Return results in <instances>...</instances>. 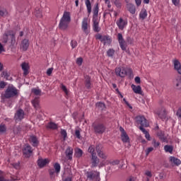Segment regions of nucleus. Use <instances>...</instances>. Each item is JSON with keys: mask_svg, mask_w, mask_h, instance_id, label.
Here are the masks:
<instances>
[{"mask_svg": "<svg viewBox=\"0 0 181 181\" xmlns=\"http://www.w3.org/2000/svg\"><path fill=\"white\" fill-rule=\"evenodd\" d=\"M71 21V18L70 17V13L64 11V14L59 21V28L62 30H66L69 28V24Z\"/></svg>", "mask_w": 181, "mask_h": 181, "instance_id": "f257e3e1", "label": "nucleus"}, {"mask_svg": "<svg viewBox=\"0 0 181 181\" xmlns=\"http://www.w3.org/2000/svg\"><path fill=\"white\" fill-rule=\"evenodd\" d=\"M16 95H18V89L13 86H8L3 97H4V98H13V97H16Z\"/></svg>", "mask_w": 181, "mask_h": 181, "instance_id": "f03ea898", "label": "nucleus"}, {"mask_svg": "<svg viewBox=\"0 0 181 181\" xmlns=\"http://www.w3.org/2000/svg\"><path fill=\"white\" fill-rule=\"evenodd\" d=\"M95 151L98 153V156L100 158V159H103L104 160H107L108 158V154L104 152V147L102 144H97L95 147Z\"/></svg>", "mask_w": 181, "mask_h": 181, "instance_id": "7ed1b4c3", "label": "nucleus"}, {"mask_svg": "<svg viewBox=\"0 0 181 181\" xmlns=\"http://www.w3.org/2000/svg\"><path fill=\"white\" fill-rule=\"evenodd\" d=\"M136 122L138 125H141V128H148L149 127V122L146 120V118L144 116H137L136 117Z\"/></svg>", "mask_w": 181, "mask_h": 181, "instance_id": "20e7f679", "label": "nucleus"}, {"mask_svg": "<svg viewBox=\"0 0 181 181\" xmlns=\"http://www.w3.org/2000/svg\"><path fill=\"white\" fill-rule=\"evenodd\" d=\"M93 128L95 134H99V135H101L105 132V127L104 124L101 123H98L96 124H93Z\"/></svg>", "mask_w": 181, "mask_h": 181, "instance_id": "39448f33", "label": "nucleus"}, {"mask_svg": "<svg viewBox=\"0 0 181 181\" xmlns=\"http://www.w3.org/2000/svg\"><path fill=\"white\" fill-rule=\"evenodd\" d=\"M81 29L85 35L90 33V25L88 24V18H84L81 23Z\"/></svg>", "mask_w": 181, "mask_h": 181, "instance_id": "423d86ee", "label": "nucleus"}, {"mask_svg": "<svg viewBox=\"0 0 181 181\" xmlns=\"http://www.w3.org/2000/svg\"><path fill=\"white\" fill-rule=\"evenodd\" d=\"M25 118V111L22 109H18L14 115V119L16 122L22 121Z\"/></svg>", "mask_w": 181, "mask_h": 181, "instance_id": "0eeeda50", "label": "nucleus"}, {"mask_svg": "<svg viewBox=\"0 0 181 181\" xmlns=\"http://www.w3.org/2000/svg\"><path fill=\"white\" fill-rule=\"evenodd\" d=\"M117 40L122 50H127V42H125V40H124V37H122V34H117Z\"/></svg>", "mask_w": 181, "mask_h": 181, "instance_id": "6e6552de", "label": "nucleus"}, {"mask_svg": "<svg viewBox=\"0 0 181 181\" xmlns=\"http://www.w3.org/2000/svg\"><path fill=\"white\" fill-rule=\"evenodd\" d=\"M116 25L120 30H124L125 26L128 25V22L122 18H119V19L116 22Z\"/></svg>", "mask_w": 181, "mask_h": 181, "instance_id": "1a4fd4ad", "label": "nucleus"}, {"mask_svg": "<svg viewBox=\"0 0 181 181\" xmlns=\"http://www.w3.org/2000/svg\"><path fill=\"white\" fill-rule=\"evenodd\" d=\"M90 158L91 168H97V166H98V164L100 163V158H98L97 155L90 156Z\"/></svg>", "mask_w": 181, "mask_h": 181, "instance_id": "9d476101", "label": "nucleus"}, {"mask_svg": "<svg viewBox=\"0 0 181 181\" xmlns=\"http://www.w3.org/2000/svg\"><path fill=\"white\" fill-rule=\"evenodd\" d=\"M127 73V69L124 67H118L115 69L116 76H119V77H125Z\"/></svg>", "mask_w": 181, "mask_h": 181, "instance_id": "9b49d317", "label": "nucleus"}, {"mask_svg": "<svg viewBox=\"0 0 181 181\" xmlns=\"http://www.w3.org/2000/svg\"><path fill=\"white\" fill-rule=\"evenodd\" d=\"M29 40L28 39H24L21 41V43L20 45V49L23 50V52H26L28 49H29Z\"/></svg>", "mask_w": 181, "mask_h": 181, "instance_id": "f8f14e48", "label": "nucleus"}, {"mask_svg": "<svg viewBox=\"0 0 181 181\" xmlns=\"http://www.w3.org/2000/svg\"><path fill=\"white\" fill-rule=\"evenodd\" d=\"M98 175H100V172L97 171H89L86 173L87 179H89V180H94L96 177H98Z\"/></svg>", "mask_w": 181, "mask_h": 181, "instance_id": "ddd939ff", "label": "nucleus"}, {"mask_svg": "<svg viewBox=\"0 0 181 181\" xmlns=\"http://www.w3.org/2000/svg\"><path fill=\"white\" fill-rule=\"evenodd\" d=\"M23 152L24 155H25L26 158H30V153L33 152V150H32V146H30L29 144H27L23 150Z\"/></svg>", "mask_w": 181, "mask_h": 181, "instance_id": "4468645a", "label": "nucleus"}, {"mask_svg": "<svg viewBox=\"0 0 181 181\" xmlns=\"http://www.w3.org/2000/svg\"><path fill=\"white\" fill-rule=\"evenodd\" d=\"M156 114L159 118L163 119L164 118H166V109H165V107H161L156 111Z\"/></svg>", "mask_w": 181, "mask_h": 181, "instance_id": "2eb2a0df", "label": "nucleus"}, {"mask_svg": "<svg viewBox=\"0 0 181 181\" xmlns=\"http://www.w3.org/2000/svg\"><path fill=\"white\" fill-rule=\"evenodd\" d=\"M99 23L100 21L98 20H93V30L97 33L101 32V28H100Z\"/></svg>", "mask_w": 181, "mask_h": 181, "instance_id": "dca6fc26", "label": "nucleus"}, {"mask_svg": "<svg viewBox=\"0 0 181 181\" xmlns=\"http://www.w3.org/2000/svg\"><path fill=\"white\" fill-rule=\"evenodd\" d=\"M65 155L69 160H71L73 159V148L68 146L65 151Z\"/></svg>", "mask_w": 181, "mask_h": 181, "instance_id": "f3484780", "label": "nucleus"}, {"mask_svg": "<svg viewBox=\"0 0 181 181\" xmlns=\"http://www.w3.org/2000/svg\"><path fill=\"white\" fill-rule=\"evenodd\" d=\"M49 162H50V160L48 158H39L37 160V165L39 168H45V166H46Z\"/></svg>", "mask_w": 181, "mask_h": 181, "instance_id": "a211bd4d", "label": "nucleus"}, {"mask_svg": "<svg viewBox=\"0 0 181 181\" xmlns=\"http://www.w3.org/2000/svg\"><path fill=\"white\" fill-rule=\"evenodd\" d=\"M173 64H174L175 70H176L178 74H180L181 76V64L179 62V60L177 59L174 60Z\"/></svg>", "mask_w": 181, "mask_h": 181, "instance_id": "6ab92c4d", "label": "nucleus"}, {"mask_svg": "<svg viewBox=\"0 0 181 181\" xmlns=\"http://www.w3.org/2000/svg\"><path fill=\"white\" fill-rule=\"evenodd\" d=\"M21 69L23 70V74L24 76H28L29 74V64L26 62H23L21 64Z\"/></svg>", "mask_w": 181, "mask_h": 181, "instance_id": "aec40b11", "label": "nucleus"}, {"mask_svg": "<svg viewBox=\"0 0 181 181\" xmlns=\"http://www.w3.org/2000/svg\"><path fill=\"white\" fill-rule=\"evenodd\" d=\"M98 3H96L93 8V21L98 20Z\"/></svg>", "mask_w": 181, "mask_h": 181, "instance_id": "412c9836", "label": "nucleus"}, {"mask_svg": "<svg viewBox=\"0 0 181 181\" xmlns=\"http://www.w3.org/2000/svg\"><path fill=\"white\" fill-rule=\"evenodd\" d=\"M29 141L32 144L33 146H37L39 145V140H37V137L35 136H30Z\"/></svg>", "mask_w": 181, "mask_h": 181, "instance_id": "4be33fe9", "label": "nucleus"}, {"mask_svg": "<svg viewBox=\"0 0 181 181\" xmlns=\"http://www.w3.org/2000/svg\"><path fill=\"white\" fill-rule=\"evenodd\" d=\"M170 162L171 165H175V166H179L181 163V161L178 158L173 156L170 157Z\"/></svg>", "mask_w": 181, "mask_h": 181, "instance_id": "5701e85b", "label": "nucleus"}, {"mask_svg": "<svg viewBox=\"0 0 181 181\" xmlns=\"http://www.w3.org/2000/svg\"><path fill=\"white\" fill-rule=\"evenodd\" d=\"M127 8L132 13V15H134L136 9L135 8V6L132 4H127Z\"/></svg>", "mask_w": 181, "mask_h": 181, "instance_id": "b1692460", "label": "nucleus"}, {"mask_svg": "<svg viewBox=\"0 0 181 181\" xmlns=\"http://www.w3.org/2000/svg\"><path fill=\"white\" fill-rule=\"evenodd\" d=\"M132 88L135 94H142V88L141 86L132 85Z\"/></svg>", "mask_w": 181, "mask_h": 181, "instance_id": "393cba45", "label": "nucleus"}, {"mask_svg": "<svg viewBox=\"0 0 181 181\" xmlns=\"http://www.w3.org/2000/svg\"><path fill=\"white\" fill-rule=\"evenodd\" d=\"M9 16V12L6 8H0V18H8Z\"/></svg>", "mask_w": 181, "mask_h": 181, "instance_id": "a878e982", "label": "nucleus"}, {"mask_svg": "<svg viewBox=\"0 0 181 181\" xmlns=\"http://www.w3.org/2000/svg\"><path fill=\"white\" fill-rule=\"evenodd\" d=\"M157 136L163 141V142H166V136H165V132L162 131H158L157 132Z\"/></svg>", "mask_w": 181, "mask_h": 181, "instance_id": "bb28decb", "label": "nucleus"}, {"mask_svg": "<svg viewBox=\"0 0 181 181\" xmlns=\"http://www.w3.org/2000/svg\"><path fill=\"white\" fill-rule=\"evenodd\" d=\"M11 35H12V31H8L6 33H5L3 35V40H2V42L3 43H8V37H11Z\"/></svg>", "mask_w": 181, "mask_h": 181, "instance_id": "cd10ccee", "label": "nucleus"}, {"mask_svg": "<svg viewBox=\"0 0 181 181\" xmlns=\"http://www.w3.org/2000/svg\"><path fill=\"white\" fill-rule=\"evenodd\" d=\"M85 84L88 88H91V78L89 76H85Z\"/></svg>", "mask_w": 181, "mask_h": 181, "instance_id": "c85d7f7f", "label": "nucleus"}, {"mask_svg": "<svg viewBox=\"0 0 181 181\" xmlns=\"http://www.w3.org/2000/svg\"><path fill=\"white\" fill-rule=\"evenodd\" d=\"M121 139L122 142L128 143L129 142V136L127 134V132H123V134H121Z\"/></svg>", "mask_w": 181, "mask_h": 181, "instance_id": "c756f323", "label": "nucleus"}, {"mask_svg": "<svg viewBox=\"0 0 181 181\" xmlns=\"http://www.w3.org/2000/svg\"><path fill=\"white\" fill-rule=\"evenodd\" d=\"M100 42L104 43L105 45H110L111 43V39H110V37L107 35H103Z\"/></svg>", "mask_w": 181, "mask_h": 181, "instance_id": "7c9ffc66", "label": "nucleus"}, {"mask_svg": "<svg viewBox=\"0 0 181 181\" xmlns=\"http://www.w3.org/2000/svg\"><path fill=\"white\" fill-rule=\"evenodd\" d=\"M174 86H175V88L177 90H181V78H177L174 81Z\"/></svg>", "mask_w": 181, "mask_h": 181, "instance_id": "2f4dec72", "label": "nucleus"}, {"mask_svg": "<svg viewBox=\"0 0 181 181\" xmlns=\"http://www.w3.org/2000/svg\"><path fill=\"white\" fill-rule=\"evenodd\" d=\"M139 128L140 131L144 134L146 139H148V141H149L151 138V135H149V133L148 132V131H146V129H145V128L142 127H139Z\"/></svg>", "mask_w": 181, "mask_h": 181, "instance_id": "473e14b6", "label": "nucleus"}, {"mask_svg": "<svg viewBox=\"0 0 181 181\" xmlns=\"http://www.w3.org/2000/svg\"><path fill=\"white\" fill-rule=\"evenodd\" d=\"M1 173H2V171L0 170V181H15V180H19V179H18V177L15 178V177H12L11 179H6L5 177H4V175H1Z\"/></svg>", "mask_w": 181, "mask_h": 181, "instance_id": "72a5a7b5", "label": "nucleus"}, {"mask_svg": "<svg viewBox=\"0 0 181 181\" xmlns=\"http://www.w3.org/2000/svg\"><path fill=\"white\" fill-rule=\"evenodd\" d=\"M146 16H148V13L146 12V9L145 8H143L140 13H139V18L141 19H146Z\"/></svg>", "mask_w": 181, "mask_h": 181, "instance_id": "f704fd0d", "label": "nucleus"}, {"mask_svg": "<svg viewBox=\"0 0 181 181\" xmlns=\"http://www.w3.org/2000/svg\"><path fill=\"white\" fill-rule=\"evenodd\" d=\"M88 152L90 153V156H94L97 155V153H95V148L94 147L93 145L89 146Z\"/></svg>", "mask_w": 181, "mask_h": 181, "instance_id": "c9c22d12", "label": "nucleus"}, {"mask_svg": "<svg viewBox=\"0 0 181 181\" xmlns=\"http://www.w3.org/2000/svg\"><path fill=\"white\" fill-rule=\"evenodd\" d=\"M85 4L86 5L88 15L91 13V1L90 0H85Z\"/></svg>", "mask_w": 181, "mask_h": 181, "instance_id": "e433bc0d", "label": "nucleus"}, {"mask_svg": "<svg viewBox=\"0 0 181 181\" xmlns=\"http://www.w3.org/2000/svg\"><path fill=\"white\" fill-rule=\"evenodd\" d=\"M10 37H11V41H10V43H11V46H15V45H16V40L15 38V34L14 33H12L10 34Z\"/></svg>", "mask_w": 181, "mask_h": 181, "instance_id": "4c0bfd02", "label": "nucleus"}, {"mask_svg": "<svg viewBox=\"0 0 181 181\" xmlns=\"http://www.w3.org/2000/svg\"><path fill=\"white\" fill-rule=\"evenodd\" d=\"M47 128H49V129H57V124L51 122L47 124Z\"/></svg>", "mask_w": 181, "mask_h": 181, "instance_id": "58836bf2", "label": "nucleus"}, {"mask_svg": "<svg viewBox=\"0 0 181 181\" xmlns=\"http://www.w3.org/2000/svg\"><path fill=\"white\" fill-rule=\"evenodd\" d=\"M75 156L76 158H81V156H83V150L76 148L75 151Z\"/></svg>", "mask_w": 181, "mask_h": 181, "instance_id": "ea45409f", "label": "nucleus"}, {"mask_svg": "<svg viewBox=\"0 0 181 181\" xmlns=\"http://www.w3.org/2000/svg\"><path fill=\"white\" fill-rule=\"evenodd\" d=\"M32 104L34 108H39V98H35L34 100H32Z\"/></svg>", "mask_w": 181, "mask_h": 181, "instance_id": "a19ab883", "label": "nucleus"}, {"mask_svg": "<svg viewBox=\"0 0 181 181\" xmlns=\"http://www.w3.org/2000/svg\"><path fill=\"white\" fill-rule=\"evenodd\" d=\"M164 151H165L166 152H169V153H172V152H173V146L165 145L164 146Z\"/></svg>", "mask_w": 181, "mask_h": 181, "instance_id": "79ce46f5", "label": "nucleus"}, {"mask_svg": "<svg viewBox=\"0 0 181 181\" xmlns=\"http://www.w3.org/2000/svg\"><path fill=\"white\" fill-rule=\"evenodd\" d=\"M112 2L117 6V8H121L122 6V4L121 3V0H112Z\"/></svg>", "mask_w": 181, "mask_h": 181, "instance_id": "37998d69", "label": "nucleus"}, {"mask_svg": "<svg viewBox=\"0 0 181 181\" xmlns=\"http://www.w3.org/2000/svg\"><path fill=\"white\" fill-rule=\"evenodd\" d=\"M107 54L108 57H113L114 54H115V50L114 49H109L107 52Z\"/></svg>", "mask_w": 181, "mask_h": 181, "instance_id": "c03bdc74", "label": "nucleus"}, {"mask_svg": "<svg viewBox=\"0 0 181 181\" xmlns=\"http://www.w3.org/2000/svg\"><path fill=\"white\" fill-rule=\"evenodd\" d=\"M73 179V173L71 170L69 171V175L63 181H71Z\"/></svg>", "mask_w": 181, "mask_h": 181, "instance_id": "a18cd8bd", "label": "nucleus"}, {"mask_svg": "<svg viewBox=\"0 0 181 181\" xmlns=\"http://www.w3.org/2000/svg\"><path fill=\"white\" fill-rule=\"evenodd\" d=\"M54 168L55 169V172H56L57 173H60L61 166H60V164H59V163H56L54 165Z\"/></svg>", "mask_w": 181, "mask_h": 181, "instance_id": "49530a36", "label": "nucleus"}, {"mask_svg": "<svg viewBox=\"0 0 181 181\" xmlns=\"http://www.w3.org/2000/svg\"><path fill=\"white\" fill-rule=\"evenodd\" d=\"M32 93H33L35 95H40V94H42V90L37 88H33Z\"/></svg>", "mask_w": 181, "mask_h": 181, "instance_id": "de8ad7c7", "label": "nucleus"}, {"mask_svg": "<svg viewBox=\"0 0 181 181\" xmlns=\"http://www.w3.org/2000/svg\"><path fill=\"white\" fill-rule=\"evenodd\" d=\"M4 132H6V126L4 124H0V133L4 134Z\"/></svg>", "mask_w": 181, "mask_h": 181, "instance_id": "09e8293b", "label": "nucleus"}, {"mask_svg": "<svg viewBox=\"0 0 181 181\" xmlns=\"http://www.w3.org/2000/svg\"><path fill=\"white\" fill-rule=\"evenodd\" d=\"M61 135L64 138V141H66V138H67V132L65 129H61Z\"/></svg>", "mask_w": 181, "mask_h": 181, "instance_id": "8fccbe9b", "label": "nucleus"}, {"mask_svg": "<svg viewBox=\"0 0 181 181\" xmlns=\"http://www.w3.org/2000/svg\"><path fill=\"white\" fill-rule=\"evenodd\" d=\"M96 107H98V108H101V110H104V108H105V104L99 102L96 103Z\"/></svg>", "mask_w": 181, "mask_h": 181, "instance_id": "3c124183", "label": "nucleus"}, {"mask_svg": "<svg viewBox=\"0 0 181 181\" xmlns=\"http://www.w3.org/2000/svg\"><path fill=\"white\" fill-rule=\"evenodd\" d=\"M75 136H76L78 139H81V134H80V130L78 129L75 130Z\"/></svg>", "mask_w": 181, "mask_h": 181, "instance_id": "603ef678", "label": "nucleus"}, {"mask_svg": "<svg viewBox=\"0 0 181 181\" xmlns=\"http://www.w3.org/2000/svg\"><path fill=\"white\" fill-rule=\"evenodd\" d=\"M61 88L65 93V94H69V90H67V88L63 83L61 84Z\"/></svg>", "mask_w": 181, "mask_h": 181, "instance_id": "864d4df0", "label": "nucleus"}, {"mask_svg": "<svg viewBox=\"0 0 181 181\" xmlns=\"http://www.w3.org/2000/svg\"><path fill=\"white\" fill-rule=\"evenodd\" d=\"M71 46L72 49H75V47H77V41L72 40L71 42Z\"/></svg>", "mask_w": 181, "mask_h": 181, "instance_id": "5fc2aeb1", "label": "nucleus"}, {"mask_svg": "<svg viewBox=\"0 0 181 181\" xmlns=\"http://www.w3.org/2000/svg\"><path fill=\"white\" fill-rule=\"evenodd\" d=\"M76 64H78V66H81V64H83V58L81 57L77 58Z\"/></svg>", "mask_w": 181, "mask_h": 181, "instance_id": "6e6d98bb", "label": "nucleus"}, {"mask_svg": "<svg viewBox=\"0 0 181 181\" xmlns=\"http://www.w3.org/2000/svg\"><path fill=\"white\" fill-rule=\"evenodd\" d=\"M2 76H4V78H6V80H9V74H8L7 71H3Z\"/></svg>", "mask_w": 181, "mask_h": 181, "instance_id": "4d7b16f0", "label": "nucleus"}, {"mask_svg": "<svg viewBox=\"0 0 181 181\" xmlns=\"http://www.w3.org/2000/svg\"><path fill=\"white\" fill-rule=\"evenodd\" d=\"M35 15L37 16V18H42V12L40 11H35Z\"/></svg>", "mask_w": 181, "mask_h": 181, "instance_id": "13d9d810", "label": "nucleus"}, {"mask_svg": "<svg viewBox=\"0 0 181 181\" xmlns=\"http://www.w3.org/2000/svg\"><path fill=\"white\" fill-rule=\"evenodd\" d=\"M144 175L148 177H152V172H151L150 170H146Z\"/></svg>", "mask_w": 181, "mask_h": 181, "instance_id": "bf43d9fd", "label": "nucleus"}, {"mask_svg": "<svg viewBox=\"0 0 181 181\" xmlns=\"http://www.w3.org/2000/svg\"><path fill=\"white\" fill-rule=\"evenodd\" d=\"M152 151H153V147L148 148L146 150V156H148V155H149V153H151V152H152Z\"/></svg>", "mask_w": 181, "mask_h": 181, "instance_id": "052dcab7", "label": "nucleus"}, {"mask_svg": "<svg viewBox=\"0 0 181 181\" xmlns=\"http://www.w3.org/2000/svg\"><path fill=\"white\" fill-rule=\"evenodd\" d=\"M176 115L178 118L181 119V107H180L176 112Z\"/></svg>", "mask_w": 181, "mask_h": 181, "instance_id": "680f3d73", "label": "nucleus"}, {"mask_svg": "<svg viewBox=\"0 0 181 181\" xmlns=\"http://www.w3.org/2000/svg\"><path fill=\"white\" fill-rule=\"evenodd\" d=\"M6 82L1 81L0 82V88H5L6 87Z\"/></svg>", "mask_w": 181, "mask_h": 181, "instance_id": "e2e57ef3", "label": "nucleus"}, {"mask_svg": "<svg viewBox=\"0 0 181 181\" xmlns=\"http://www.w3.org/2000/svg\"><path fill=\"white\" fill-rule=\"evenodd\" d=\"M153 145L154 148H158V146H159V145H160V143H159V141H156L155 140H153Z\"/></svg>", "mask_w": 181, "mask_h": 181, "instance_id": "0e129e2a", "label": "nucleus"}, {"mask_svg": "<svg viewBox=\"0 0 181 181\" xmlns=\"http://www.w3.org/2000/svg\"><path fill=\"white\" fill-rule=\"evenodd\" d=\"M52 73H53V68H49L47 71V76H52Z\"/></svg>", "mask_w": 181, "mask_h": 181, "instance_id": "69168bd1", "label": "nucleus"}, {"mask_svg": "<svg viewBox=\"0 0 181 181\" xmlns=\"http://www.w3.org/2000/svg\"><path fill=\"white\" fill-rule=\"evenodd\" d=\"M172 2L173 5H175V6H177V5L180 4V0H172Z\"/></svg>", "mask_w": 181, "mask_h": 181, "instance_id": "338daca9", "label": "nucleus"}, {"mask_svg": "<svg viewBox=\"0 0 181 181\" xmlns=\"http://www.w3.org/2000/svg\"><path fill=\"white\" fill-rule=\"evenodd\" d=\"M110 165H112L113 166H115V165H119V160H113L110 162Z\"/></svg>", "mask_w": 181, "mask_h": 181, "instance_id": "774afa93", "label": "nucleus"}]
</instances>
